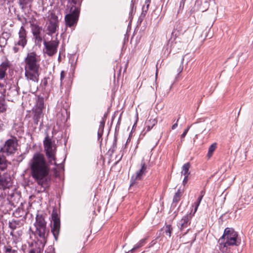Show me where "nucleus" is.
I'll use <instances>...</instances> for the list:
<instances>
[{"mask_svg":"<svg viewBox=\"0 0 253 253\" xmlns=\"http://www.w3.org/2000/svg\"><path fill=\"white\" fill-rule=\"evenodd\" d=\"M29 166L35 181L42 186L45 185L50 168L44 155L38 153L35 154L29 162Z\"/></svg>","mask_w":253,"mask_h":253,"instance_id":"obj_1","label":"nucleus"},{"mask_svg":"<svg viewBox=\"0 0 253 253\" xmlns=\"http://www.w3.org/2000/svg\"><path fill=\"white\" fill-rule=\"evenodd\" d=\"M40 58L34 52L28 53L25 61V76L29 82L38 83L40 74Z\"/></svg>","mask_w":253,"mask_h":253,"instance_id":"obj_2","label":"nucleus"},{"mask_svg":"<svg viewBox=\"0 0 253 253\" xmlns=\"http://www.w3.org/2000/svg\"><path fill=\"white\" fill-rule=\"evenodd\" d=\"M218 243L219 249L223 253H237L236 247L240 242L238 240L237 232L232 228H226Z\"/></svg>","mask_w":253,"mask_h":253,"instance_id":"obj_3","label":"nucleus"},{"mask_svg":"<svg viewBox=\"0 0 253 253\" xmlns=\"http://www.w3.org/2000/svg\"><path fill=\"white\" fill-rule=\"evenodd\" d=\"M43 145L46 156L49 159V162L55 161L56 147L54 142L47 136L43 141Z\"/></svg>","mask_w":253,"mask_h":253,"instance_id":"obj_4","label":"nucleus"},{"mask_svg":"<svg viewBox=\"0 0 253 253\" xmlns=\"http://www.w3.org/2000/svg\"><path fill=\"white\" fill-rule=\"evenodd\" d=\"M80 10L77 6H71L69 13L65 16V21L66 26L72 27L75 26L78 22Z\"/></svg>","mask_w":253,"mask_h":253,"instance_id":"obj_5","label":"nucleus"},{"mask_svg":"<svg viewBox=\"0 0 253 253\" xmlns=\"http://www.w3.org/2000/svg\"><path fill=\"white\" fill-rule=\"evenodd\" d=\"M35 225L36 228L37 234L40 238L45 239L46 233V222L42 215L38 214L37 215Z\"/></svg>","mask_w":253,"mask_h":253,"instance_id":"obj_6","label":"nucleus"},{"mask_svg":"<svg viewBox=\"0 0 253 253\" xmlns=\"http://www.w3.org/2000/svg\"><path fill=\"white\" fill-rule=\"evenodd\" d=\"M17 142L15 139H9L7 140L4 145L1 148L0 151L3 153L9 155L13 154L16 150Z\"/></svg>","mask_w":253,"mask_h":253,"instance_id":"obj_7","label":"nucleus"},{"mask_svg":"<svg viewBox=\"0 0 253 253\" xmlns=\"http://www.w3.org/2000/svg\"><path fill=\"white\" fill-rule=\"evenodd\" d=\"M146 165L144 162L142 161L141 163V168L139 169L134 174H133L130 179V186H133L138 180L142 179L143 176L145 174L146 172Z\"/></svg>","mask_w":253,"mask_h":253,"instance_id":"obj_8","label":"nucleus"},{"mask_svg":"<svg viewBox=\"0 0 253 253\" xmlns=\"http://www.w3.org/2000/svg\"><path fill=\"white\" fill-rule=\"evenodd\" d=\"M58 17L55 14H51L49 19L47 26V34L49 35L55 33L58 29Z\"/></svg>","mask_w":253,"mask_h":253,"instance_id":"obj_9","label":"nucleus"},{"mask_svg":"<svg viewBox=\"0 0 253 253\" xmlns=\"http://www.w3.org/2000/svg\"><path fill=\"white\" fill-rule=\"evenodd\" d=\"M43 44L46 49V54L49 56H52L57 52L59 42L56 38L55 40L49 42L44 41Z\"/></svg>","mask_w":253,"mask_h":253,"instance_id":"obj_10","label":"nucleus"},{"mask_svg":"<svg viewBox=\"0 0 253 253\" xmlns=\"http://www.w3.org/2000/svg\"><path fill=\"white\" fill-rule=\"evenodd\" d=\"M10 175L6 172H0V189L5 190L11 186Z\"/></svg>","mask_w":253,"mask_h":253,"instance_id":"obj_11","label":"nucleus"},{"mask_svg":"<svg viewBox=\"0 0 253 253\" xmlns=\"http://www.w3.org/2000/svg\"><path fill=\"white\" fill-rule=\"evenodd\" d=\"M194 214V213L187 214L177 222V226L181 231L186 228L190 224L191 220Z\"/></svg>","mask_w":253,"mask_h":253,"instance_id":"obj_12","label":"nucleus"},{"mask_svg":"<svg viewBox=\"0 0 253 253\" xmlns=\"http://www.w3.org/2000/svg\"><path fill=\"white\" fill-rule=\"evenodd\" d=\"M18 40L17 44L23 49L27 43V33L26 30L23 26H21L18 33Z\"/></svg>","mask_w":253,"mask_h":253,"instance_id":"obj_13","label":"nucleus"},{"mask_svg":"<svg viewBox=\"0 0 253 253\" xmlns=\"http://www.w3.org/2000/svg\"><path fill=\"white\" fill-rule=\"evenodd\" d=\"M52 218L53 221V223L51 231L54 236L56 239L60 231V220L57 216V214L56 213H52Z\"/></svg>","mask_w":253,"mask_h":253,"instance_id":"obj_14","label":"nucleus"},{"mask_svg":"<svg viewBox=\"0 0 253 253\" xmlns=\"http://www.w3.org/2000/svg\"><path fill=\"white\" fill-rule=\"evenodd\" d=\"M9 63L4 62L0 65V79H2L4 78L6 74V71L9 67Z\"/></svg>","mask_w":253,"mask_h":253,"instance_id":"obj_15","label":"nucleus"},{"mask_svg":"<svg viewBox=\"0 0 253 253\" xmlns=\"http://www.w3.org/2000/svg\"><path fill=\"white\" fill-rule=\"evenodd\" d=\"M157 123V120L156 118H150L146 122L147 131H149Z\"/></svg>","mask_w":253,"mask_h":253,"instance_id":"obj_16","label":"nucleus"},{"mask_svg":"<svg viewBox=\"0 0 253 253\" xmlns=\"http://www.w3.org/2000/svg\"><path fill=\"white\" fill-rule=\"evenodd\" d=\"M32 31L33 34L36 39H38V37H39V35H40L41 32V28L36 24H32Z\"/></svg>","mask_w":253,"mask_h":253,"instance_id":"obj_17","label":"nucleus"},{"mask_svg":"<svg viewBox=\"0 0 253 253\" xmlns=\"http://www.w3.org/2000/svg\"><path fill=\"white\" fill-rule=\"evenodd\" d=\"M42 115V112L40 111V109L34 110V115L33 117V120L35 124H38L40 119Z\"/></svg>","mask_w":253,"mask_h":253,"instance_id":"obj_18","label":"nucleus"},{"mask_svg":"<svg viewBox=\"0 0 253 253\" xmlns=\"http://www.w3.org/2000/svg\"><path fill=\"white\" fill-rule=\"evenodd\" d=\"M190 168V164L187 163L185 164L182 167V170L181 171V175H189L190 173L189 169Z\"/></svg>","mask_w":253,"mask_h":253,"instance_id":"obj_19","label":"nucleus"},{"mask_svg":"<svg viewBox=\"0 0 253 253\" xmlns=\"http://www.w3.org/2000/svg\"><path fill=\"white\" fill-rule=\"evenodd\" d=\"M146 238H144L140 240L136 244H135L133 248L130 250V252L133 253L136 249H138L143 247L146 244Z\"/></svg>","mask_w":253,"mask_h":253,"instance_id":"obj_20","label":"nucleus"},{"mask_svg":"<svg viewBox=\"0 0 253 253\" xmlns=\"http://www.w3.org/2000/svg\"><path fill=\"white\" fill-rule=\"evenodd\" d=\"M32 0H19V4L22 9L30 6Z\"/></svg>","mask_w":253,"mask_h":253,"instance_id":"obj_21","label":"nucleus"},{"mask_svg":"<svg viewBox=\"0 0 253 253\" xmlns=\"http://www.w3.org/2000/svg\"><path fill=\"white\" fill-rule=\"evenodd\" d=\"M7 167V161L4 156H0V170L3 171Z\"/></svg>","mask_w":253,"mask_h":253,"instance_id":"obj_22","label":"nucleus"},{"mask_svg":"<svg viewBox=\"0 0 253 253\" xmlns=\"http://www.w3.org/2000/svg\"><path fill=\"white\" fill-rule=\"evenodd\" d=\"M182 195V192L180 189H178L177 191L175 193L173 199V203H177L180 201V197Z\"/></svg>","mask_w":253,"mask_h":253,"instance_id":"obj_23","label":"nucleus"},{"mask_svg":"<svg viewBox=\"0 0 253 253\" xmlns=\"http://www.w3.org/2000/svg\"><path fill=\"white\" fill-rule=\"evenodd\" d=\"M216 148V143H214L212 144L210 147L209 148V151L208 153V157L209 158L213 154V152L215 151Z\"/></svg>","mask_w":253,"mask_h":253,"instance_id":"obj_24","label":"nucleus"},{"mask_svg":"<svg viewBox=\"0 0 253 253\" xmlns=\"http://www.w3.org/2000/svg\"><path fill=\"white\" fill-rule=\"evenodd\" d=\"M4 251L6 253H16L15 250H12V247L7 243V245L4 247Z\"/></svg>","mask_w":253,"mask_h":253,"instance_id":"obj_25","label":"nucleus"},{"mask_svg":"<svg viewBox=\"0 0 253 253\" xmlns=\"http://www.w3.org/2000/svg\"><path fill=\"white\" fill-rule=\"evenodd\" d=\"M18 223L19 221L16 220H12L11 222H9V227L10 229L14 231L17 228Z\"/></svg>","mask_w":253,"mask_h":253,"instance_id":"obj_26","label":"nucleus"},{"mask_svg":"<svg viewBox=\"0 0 253 253\" xmlns=\"http://www.w3.org/2000/svg\"><path fill=\"white\" fill-rule=\"evenodd\" d=\"M202 198H203L202 196H200L198 198L197 202H196L194 204V205L193 206V207H195L194 213H195L197 211L198 208L202 200Z\"/></svg>","mask_w":253,"mask_h":253,"instance_id":"obj_27","label":"nucleus"},{"mask_svg":"<svg viewBox=\"0 0 253 253\" xmlns=\"http://www.w3.org/2000/svg\"><path fill=\"white\" fill-rule=\"evenodd\" d=\"M82 0H72V2L70 3L71 6H77L78 7L79 10V7L81 5Z\"/></svg>","mask_w":253,"mask_h":253,"instance_id":"obj_28","label":"nucleus"},{"mask_svg":"<svg viewBox=\"0 0 253 253\" xmlns=\"http://www.w3.org/2000/svg\"><path fill=\"white\" fill-rule=\"evenodd\" d=\"M151 0H146L145 4L142 7L143 12H147L148 10L149 4L150 3Z\"/></svg>","mask_w":253,"mask_h":253,"instance_id":"obj_29","label":"nucleus"},{"mask_svg":"<svg viewBox=\"0 0 253 253\" xmlns=\"http://www.w3.org/2000/svg\"><path fill=\"white\" fill-rule=\"evenodd\" d=\"M0 198L2 200V203L5 202L6 201H8L7 195L4 190L0 193Z\"/></svg>","mask_w":253,"mask_h":253,"instance_id":"obj_30","label":"nucleus"},{"mask_svg":"<svg viewBox=\"0 0 253 253\" xmlns=\"http://www.w3.org/2000/svg\"><path fill=\"white\" fill-rule=\"evenodd\" d=\"M44 108V103L43 101L42 100H40L39 101L38 103H37V106L35 109L39 110L40 109V111L42 112V109Z\"/></svg>","mask_w":253,"mask_h":253,"instance_id":"obj_31","label":"nucleus"},{"mask_svg":"<svg viewBox=\"0 0 253 253\" xmlns=\"http://www.w3.org/2000/svg\"><path fill=\"white\" fill-rule=\"evenodd\" d=\"M172 230V228L170 225H166L165 232L166 235L169 237L171 236Z\"/></svg>","mask_w":253,"mask_h":253,"instance_id":"obj_32","label":"nucleus"},{"mask_svg":"<svg viewBox=\"0 0 253 253\" xmlns=\"http://www.w3.org/2000/svg\"><path fill=\"white\" fill-rule=\"evenodd\" d=\"M6 109V106L4 103V101L0 100V113L5 112Z\"/></svg>","mask_w":253,"mask_h":253,"instance_id":"obj_33","label":"nucleus"},{"mask_svg":"<svg viewBox=\"0 0 253 253\" xmlns=\"http://www.w3.org/2000/svg\"><path fill=\"white\" fill-rule=\"evenodd\" d=\"M19 46V45L17 44V42H16L12 48V50L14 53H17L20 51L21 49Z\"/></svg>","mask_w":253,"mask_h":253,"instance_id":"obj_34","label":"nucleus"},{"mask_svg":"<svg viewBox=\"0 0 253 253\" xmlns=\"http://www.w3.org/2000/svg\"><path fill=\"white\" fill-rule=\"evenodd\" d=\"M104 126H105V122L104 120H102L100 123V125H99V129H99V131H100L101 132H103Z\"/></svg>","mask_w":253,"mask_h":253,"instance_id":"obj_35","label":"nucleus"},{"mask_svg":"<svg viewBox=\"0 0 253 253\" xmlns=\"http://www.w3.org/2000/svg\"><path fill=\"white\" fill-rule=\"evenodd\" d=\"M189 127H188V128H187L186 129H185L184 131V132H183V133L181 134V138H184V137L186 136V134L187 133L188 130H189Z\"/></svg>","mask_w":253,"mask_h":253,"instance_id":"obj_36","label":"nucleus"},{"mask_svg":"<svg viewBox=\"0 0 253 253\" xmlns=\"http://www.w3.org/2000/svg\"><path fill=\"white\" fill-rule=\"evenodd\" d=\"M184 177L182 182H183V184L184 185L187 183V182L188 180V176L189 175H184Z\"/></svg>","mask_w":253,"mask_h":253,"instance_id":"obj_37","label":"nucleus"},{"mask_svg":"<svg viewBox=\"0 0 253 253\" xmlns=\"http://www.w3.org/2000/svg\"><path fill=\"white\" fill-rule=\"evenodd\" d=\"M65 73L63 71H62L60 74V80L62 81V80L65 77Z\"/></svg>","mask_w":253,"mask_h":253,"instance_id":"obj_38","label":"nucleus"},{"mask_svg":"<svg viewBox=\"0 0 253 253\" xmlns=\"http://www.w3.org/2000/svg\"><path fill=\"white\" fill-rule=\"evenodd\" d=\"M178 120L179 119H177L176 122L172 126V127H171L172 129H174L177 126V122L178 121Z\"/></svg>","mask_w":253,"mask_h":253,"instance_id":"obj_39","label":"nucleus"},{"mask_svg":"<svg viewBox=\"0 0 253 253\" xmlns=\"http://www.w3.org/2000/svg\"><path fill=\"white\" fill-rule=\"evenodd\" d=\"M14 93L16 96H17L18 93L16 90L14 89L13 90H11L9 93Z\"/></svg>","mask_w":253,"mask_h":253,"instance_id":"obj_40","label":"nucleus"},{"mask_svg":"<svg viewBox=\"0 0 253 253\" xmlns=\"http://www.w3.org/2000/svg\"><path fill=\"white\" fill-rule=\"evenodd\" d=\"M103 132H101L100 131H99V129H98V136L99 137H100L102 136V135L103 134Z\"/></svg>","mask_w":253,"mask_h":253,"instance_id":"obj_41","label":"nucleus"},{"mask_svg":"<svg viewBox=\"0 0 253 253\" xmlns=\"http://www.w3.org/2000/svg\"><path fill=\"white\" fill-rule=\"evenodd\" d=\"M6 0H0V5H3Z\"/></svg>","mask_w":253,"mask_h":253,"instance_id":"obj_42","label":"nucleus"},{"mask_svg":"<svg viewBox=\"0 0 253 253\" xmlns=\"http://www.w3.org/2000/svg\"><path fill=\"white\" fill-rule=\"evenodd\" d=\"M29 253H39L38 252H36L35 249H32Z\"/></svg>","mask_w":253,"mask_h":253,"instance_id":"obj_43","label":"nucleus"},{"mask_svg":"<svg viewBox=\"0 0 253 253\" xmlns=\"http://www.w3.org/2000/svg\"><path fill=\"white\" fill-rule=\"evenodd\" d=\"M205 191L204 190H202L201 192V195L200 196H202V197H203V196H204L205 195Z\"/></svg>","mask_w":253,"mask_h":253,"instance_id":"obj_44","label":"nucleus"},{"mask_svg":"<svg viewBox=\"0 0 253 253\" xmlns=\"http://www.w3.org/2000/svg\"><path fill=\"white\" fill-rule=\"evenodd\" d=\"M3 126V124L0 123V131L2 129Z\"/></svg>","mask_w":253,"mask_h":253,"instance_id":"obj_45","label":"nucleus"},{"mask_svg":"<svg viewBox=\"0 0 253 253\" xmlns=\"http://www.w3.org/2000/svg\"><path fill=\"white\" fill-rule=\"evenodd\" d=\"M36 40H37L38 41H41L42 40V38L40 37V35H39V37H38V39H36Z\"/></svg>","mask_w":253,"mask_h":253,"instance_id":"obj_46","label":"nucleus"},{"mask_svg":"<svg viewBox=\"0 0 253 253\" xmlns=\"http://www.w3.org/2000/svg\"><path fill=\"white\" fill-rule=\"evenodd\" d=\"M184 60V56H183L181 59V64H182Z\"/></svg>","mask_w":253,"mask_h":253,"instance_id":"obj_47","label":"nucleus"},{"mask_svg":"<svg viewBox=\"0 0 253 253\" xmlns=\"http://www.w3.org/2000/svg\"><path fill=\"white\" fill-rule=\"evenodd\" d=\"M3 87V84H1V83H0V88H2V87Z\"/></svg>","mask_w":253,"mask_h":253,"instance_id":"obj_48","label":"nucleus"},{"mask_svg":"<svg viewBox=\"0 0 253 253\" xmlns=\"http://www.w3.org/2000/svg\"><path fill=\"white\" fill-rule=\"evenodd\" d=\"M10 235H11V236H13V231L12 230V231H11L10 233Z\"/></svg>","mask_w":253,"mask_h":253,"instance_id":"obj_49","label":"nucleus"},{"mask_svg":"<svg viewBox=\"0 0 253 253\" xmlns=\"http://www.w3.org/2000/svg\"><path fill=\"white\" fill-rule=\"evenodd\" d=\"M213 253H220L218 251H215Z\"/></svg>","mask_w":253,"mask_h":253,"instance_id":"obj_50","label":"nucleus"},{"mask_svg":"<svg viewBox=\"0 0 253 253\" xmlns=\"http://www.w3.org/2000/svg\"><path fill=\"white\" fill-rule=\"evenodd\" d=\"M182 71V68H181V69H180V70L179 72H181Z\"/></svg>","mask_w":253,"mask_h":253,"instance_id":"obj_51","label":"nucleus"},{"mask_svg":"<svg viewBox=\"0 0 253 253\" xmlns=\"http://www.w3.org/2000/svg\"><path fill=\"white\" fill-rule=\"evenodd\" d=\"M157 75H158V73H157V72H156V78H157Z\"/></svg>","mask_w":253,"mask_h":253,"instance_id":"obj_52","label":"nucleus"}]
</instances>
